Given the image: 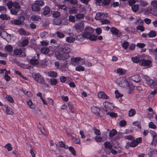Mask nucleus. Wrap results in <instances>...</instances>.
Returning <instances> with one entry per match:
<instances>
[{
  "label": "nucleus",
  "mask_w": 157,
  "mask_h": 157,
  "mask_svg": "<svg viewBox=\"0 0 157 157\" xmlns=\"http://www.w3.org/2000/svg\"><path fill=\"white\" fill-rule=\"evenodd\" d=\"M103 105H104V108L103 109L107 113L108 112L110 111V110L113 109L112 104L108 102H106L103 103Z\"/></svg>",
  "instance_id": "5"
},
{
  "label": "nucleus",
  "mask_w": 157,
  "mask_h": 157,
  "mask_svg": "<svg viewBox=\"0 0 157 157\" xmlns=\"http://www.w3.org/2000/svg\"><path fill=\"white\" fill-rule=\"evenodd\" d=\"M35 3L40 7V6H42L44 4V2L42 0L36 1L35 2Z\"/></svg>",
  "instance_id": "39"
},
{
  "label": "nucleus",
  "mask_w": 157,
  "mask_h": 157,
  "mask_svg": "<svg viewBox=\"0 0 157 157\" xmlns=\"http://www.w3.org/2000/svg\"><path fill=\"white\" fill-rule=\"evenodd\" d=\"M52 15L53 17H57L60 16V13L58 11H55L53 12Z\"/></svg>",
  "instance_id": "47"
},
{
  "label": "nucleus",
  "mask_w": 157,
  "mask_h": 157,
  "mask_svg": "<svg viewBox=\"0 0 157 157\" xmlns=\"http://www.w3.org/2000/svg\"><path fill=\"white\" fill-rule=\"evenodd\" d=\"M139 9V6L136 4L134 5L132 7V10L134 12H136Z\"/></svg>",
  "instance_id": "37"
},
{
  "label": "nucleus",
  "mask_w": 157,
  "mask_h": 157,
  "mask_svg": "<svg viewBox=\"0 0 157 157\" xmlns=\"http://www.w3.org/2000/svg\"><path fill=\"white\" fill-rule=\"evenodd\" d=\"M75 27L77 31H80L83 29V24L81 22L78 23L75 25Z\"/></svg>",
  "instance_id": "9"
},
{
  "label": "nucleus",
  "mask_w": 157,
  "mask_h": 157,
  "mask_svg": "<svg viewBox=\"0 0 157 157\" xmlns=\"http://www.w3.org/2000/svg\"><path fill=\"white\" fill-rule=\"evenodd\" d=\"M149 133L153 138L152 143L154 144H157V134L153 131H150Z\"/></svg>",
  "instance_id": "7"
},
{
  "label": "nucleus",
  "mask_w": 157,
  "mask_h": 157,
  "mask_svg": "<svg viewBox=\"0 0 157 157\" xmlns=\"http://www.w3.org/2000/svg\"><path fill=\"white\" fill-rule=\"evenodd\" d=\"M136 28L137 30H139L142 32L144 31L145 30L144 27L143 25L137 26Z\"/></svg>",
  "instance_id": "57"
},
{
  "label": "nucleus",
  "mask_w": 157,
  "mask_h": 157,
  "mask_svg": "<svg viewBox=\"0 0 157 157\" xmlns=\"http://www.w3.org/2000/svg\"><path fill=\"white\" fill-rule=\"evenodd\" d=\"M59 147L64 148L65 149H67L68 148V146L65 145L63 141L59 142Z\"/></svg>",
  "instance_id": "41"
},
{
  "label": "nucleus",
  "mask_w": 157,
  "mask_h": 157,
  "mask_svg": "<svg viewBox=\"0 0 157 157\" xmlns=\"http://www.w3.org/2000/svg\"><path fill=\"white\" fill-rule=\"evenodd\" d=\"M131 79L134 82H138L141 81V78L139 76L136 75L131 77Z\"/></svg>",
  "instance_id": "13"
},
{
  "label": "nucleus",
  "mask_w": 157,
  "mask_h": 157,
  "mask_svg": "<svg viewBox=\"0 0 157 157\" xmlns=\"http://www.w3.org/2000/svg\"><path fill=\"white\" fill-rule=\"evenodd\" d=\"M72 139L74 140V142L76 144H80V140L78 138H77L75 137H72Z\"/></svg>",
  "instance_id": "61"
},
{
  "label": "nucleus",
  "mask_w": 157,
  "mask_h": 157,
  "mask_svg": "<svg viewBox=\"0 0 157 157\" xmlns=\"http://www.w3.org/2000/svg\"><path fill=\"white\" fill-rule=\"evenodd\" d=\"M50 12V8L48 6H46L42 9V13H43L44 15H46L49 13Z\"/></svg>",
  "instance_id": "12"
},
{
  "label": "nucleus",
  "mask_w": 157,
  "mask_h": 157,
  "mask_svg": "<svg viewBox=\"0 0 157 157\" xmlns=\"http://www.w3.org/2000/svg\"><path fill=\"white\" fill-rule=\"evenodd\" d=\"M151 5L153 8H157V0H152L151 1Z\"/></svg>",
  "instance_id": "31"
},
{
  "label": "nucleus",
  "mask_w": 157,
  "mask_h": 157,
  "mask_svg": "<svg viewBox=\"0 0 157 157\" xmlns=\"http://www.w3.org/2000/svg\"><path fill=\"white\" fill-rule=\"evenodd\" d=\"M30 62L32 65L33 66H36L39 64L38 60L37 59L33 58L30 59Z\"/></svg>",
  "instance_id": "20"
},
{
  "label": "nucleus",
  "mask_w": 157,
  "mask_h": 157,
  "mask_svg": "<svg viewBox=\"0 0 157 157\" xmlns=\"http://www.w3.org/2000/svg\"><path fill=\"white\" fill-rule=\"evenodd\" d=\"M28 40H23L22 42L19 43V45L21 47L25 46L28 44Z\"/></svg>",
  "instance_id": "22"
},
{
  "label": "nucleus",
  "mask_w": 157,
  "mask_h": 157,
  "mask_svg": "<svg viewBox=\"0 0 157 157\" xmlns=\"http://www.w3.org/2000/svg\"><path fill=\"white\" fill-rule=\"evenodd\" d=\"M137 145V143L135 141V140H133L131 142L130 144V146L132 147H134Z\"/></svg>",
  "instance_id": "60"
},
{
  "label": "nucleus",
  "mask_w": 157,
  "mask_h": 157,
  "mask_svg": "<svg viewBox=\"0 0 157 157\" xmlns=\"http://www.w3.org/2000/svg\"><path fill=\"white\" fill-rule=\"evenodd\" d=\"M49 49L48 48L44 47L41 50V52L43 54H46L48 52Z\"/></svg>",
  "instance_id": "38"
},
{
  "label": "nucleus",
  "mask_w": 157,
  "mask_h": 157,
  "mask_svg": "<svg viewBox=\"0 0 157 157\" xmlns=\"http://www.w3.org/2000/svg\"><path fill=\"white\" fill-rule=\"evenodd\" d=\"M79 13H83L84 14H85L86 13V9L83 7H81L79 9Z\"/></svg>",
  "instance_id": "54"
},
{
  "label": "nucleus",
  "mask_w": 157,
  "mask_h": 157,
  "mask_svg": "<svg viewBox=\"0 0 157 157\" xmlns=\"http://www.w3.org/2000/svg\"><path fill=\"white\" fill-rule=\"evenodd\" d=\"M151 87H153L155 89H157V82H153L151 84L150 86Z\"/></svg>",
  "instance_id": "64"
},
{
  "label": "nucleus",
  "mask_w": 157,
  "mask_h": 157,
  "mask_svg": "<svg viewBox=\"0 0 157 157\" xmlns=\"http://www.w3.org/2000/svg\"><path fill=\"white\" fill-rule=\"evenodd\" d=\"M151 63L150 60L142 59L140 61V64L143 66H148Z\"/></svg>",
  "instance_id": "11"
},
{
  "label": "nucleus",
  "mask_w": 157,
  "mask_h": 157,
  "mask_svg": "<svg viewBox=\"0 0 157 157\" xmlns=\"http://www.w3.org/2000/svg\"><path fill=\"white\" fill-rule=\"evenodd\" d=\"M5 147L7 148L8 151H10L12 150V147L11 145L10 144H8L4 146Z\"/></svg>",
  "instance_id": "46"
},
{
  "label": "nucleus",
  "mask_w": 157,
  "mask_h": 157,
  "mask_svg": "<svg viewBox=\"0 0 157 157\" xmlns=\"http://www.w3.org/2000/svg\"><path fill=\"white\" fill-rule=\"evenodd\" d=\"M25 20V17L23 16H20L17 19H13L11 21V22L13 24L17 25H22Z\"/></svg>",
  "instance_id": "4"
},
{
  "label": "nucleus",
  "mask_w": 157,
  "mask_h": 157,
  "mask_svg": "<svg viewBox=\"0 0 157 157\" xmlns=\"http://www.w3.org/2000/svg\"><path fill=\"white\" fill-rule=\"evenodd\" d=\"M32 75L33 78L37 82L41 77L40 74L34 73Z\"/></svg>",
  "instance_id": "32"
},
{
  "label": "nucleus",
  "mask_w": 157,
  "mask_h": 157,
  "mask_svg": "<svg viewBox=\"0 0 157 157\" xmlns=\"http://www.w3.org/2000/svg\"><path fill=\"white\" fill-rule=\"evenodd\" d=\"M6 112L7 114L9 115H12L14 114V112L12 109L10 108H8L7 107H6Z\"/></svg>",
  "instance_id": "29"
},
{
  "label": "nucleus",
  "mask_w": 157,
  "mask_h": 157,
  "mask_svg": "<svg viewBox=\"0 0 157 157\" xmlns=\"http://www.w3.org/2000/svg\"><path fill=\"white\" fill-rule=\"evenodd\" d=\"M136 114V111L134 109H131L128 112V116L130 117L133 116Z\"/></svg>",
  "instance_id": "27"
},
{
  "label": "nucleus",
  "mask_w": 157,
  "mask_h": 157,
  "mask_svg": "<svg viewBox=\"0 0 157 157\" xmlns=\"http://www.w3.org/2000/svg\"><path fill=\"white\" fill-rule=\"evenodd\" d=\"M14 2H12V1L9 2L7 3V5L8 7V8L9 9H10L12 8V6H13Z\"/></svg>",
  "instance_id": "58"
},
{
  "label": "nucleus",
  "mask_w": 157,
  "mask_h": 157,
  "mask_svg": "<svg viewBox=\"0 0 157 157\" xmlns=\"http://www.w3.org/2000/svg\"><path fill=\"white\" fill-rule=\"evenodd\" d=\"M40 19V17L38 15H34L31 17V19L35 21H38Z\"/></svg>",
  "instance_id": "36"
},
{
  "label": "nucleus",
  "mask_w": 157,
  "mask_h": 157,
  "mask_svg": "<svg viewBox=\"0 0 157 157\" xmlns=\"http://www.w3.org/2000/svg\"><path fill=\"white\" fill-rule=\"evenodd\" d=\"M148 126L150 128L155 129L156 128V126L152 122H150L148 124Z\"/></svg>",
  "instance_id": "45"
},
{
  "label": "nucleus",
  "mask_w": 157,
  "mask_h": 157,
  "mask_svg": "<svg viewBox=\"0 0 157 157\" xmlns=\"http://www.w3.org/2000/svg\"><path fill=\"white\" fill-rule=\"evenodd\" d=\"M57 80L55 78H52L51 79V83L52 85H56L57 83Z\"/></svg>",
  "instance_id": "53"
},
{
  "label": "nucleus",
  "mask_w": 157,
  "mask_h": 157,
  "mask_svg": "<svg viewBox=\"0 0 157 157\" xmlns=\"http://www.w3.org/2000/svg\"><path fill=\"white\" fill-rule=\"evenodd\" d=\"M93 130H94V133L97 135H100L101 134V132L99 130H98L95 127H94L93 128Z\"/></svg>",
  "instance_id": "59"
},
{
  "label": "nucleus",
  "mask_w": 157,
  "mask_h": 157,
  "mask_svg": "<svg viewBox=\"0 0 157 157\" xmlns=\"http://www.w3.org/2000/svg\"><path fill=\"white\" fill-rule=\"evenodd\" d=\"M60 53L56 52L55 56L58 60H65L69 57V53L71 52V49L68 48H61Z\"/></svg>",
  "instance_id": "1"
},
{
  "label": "nucleus",
  "mask_w": 157,
  "mask_h": 157,
  "mask_svg": "<svg viewBox=\"0 0 157 157\" xmlns=\"http://www.w3.org/2000/svg\"><path fill=\"white\" fill-rule=\"evenodd\" d=\"M69 149L72 153L74 155H76V152L73 147H69Z\"/></svg>",
  "instance_id": "62"
},
{
  "label": "nucleus",
  "mask_w": 157,
  "mask_h": 157,
  "mask_svg": "<svg viewBox=\"0 0 157 157\" xmlns=\"http://www.w3.org/2000/svg\"><path fill=\"white\" fill-rule=\"evenodd\" d=\"M48 75L51 77H56L57 74L56 72L53 71H50L48 72Z\"/></svg>",
  "instance_id": "28"
},
{
  "label": "nucleus",
  "mask_w": 157,
  "mask_h": 157,
  "mask_svg": "<svg viewBox=\"0 0 157 157\" xmlns=\"http://www.w3.org/2000/svg\"><path fill=\"white\" fill-rule=\"evenodd\" d=\"M148 36L149 37H155L156 35V31L153 30L151 31L148 34Z\"/></svg>",
  "instance_id": "23"
},
{
  "label": "nucleus",
  "mask_w": 157,
  "mask_h": 157,
  "mask_svg": "<svg viewBox=\"0 0 157 157\" xmlns=\"http://www.w3.org/2000/svg\"><path fill=\"white\" fill-rule=\"evenodd\" d=\"M79 36L83 37V38L89 39H97V36L95 35H91L88 32H85L83 34L80 35Z\"/></svg>",
  "instance_id": "3"
},
{
  "label": "nucleus",
  "mask_w": 157,
  "mask_h": 157,
  "mask_svg": "<svg viewBox=\"0 0 157 157\" xmlns=\"http://www.w3.org/2000/svg\"><path fill=\"white\" fill-rule=\"evenodd\" d=\"M6 98L7 100L11 103H13L14 102V100L12 98L10 95H7L6 96Z\"/></svg>",
  "instance_id": "50"
},
{
  "label": "nucleus",
  "mask_w": 157,
  "mask_h": 157,
  "mask_svg": "<svg viewBox=\"0 0 157 157\" xmlns=\"http://www.w3.org/2000/svg\"><path fill=\"white\" fill-rule=\"evenodd\" d=\"M6 50L7 52H11L13 50V47L10 45L6 46L5 47Z\"/></svg>",
  "instance_id": "43"
},
{
  "label": "nucleus",
  "mask_w": 157,
  "mask_h": 157,
  "mask_svg": "<svg viewBox=\"0 0 157 157\" xmlns=\"http://www.w3.org/2000/svg\"><path fill=\"white\" fill-rule=\"evenodd\" d=\"M84 17V14L83 13H78L76 15L75 17L77 19H80L83 18Z\"/></svg>",
  "instance_id": "30"
},
{
  "label": "nucleus",
  "mask_w": 157,
  "mask_h": 157,
  "mask_svg": "<svg viewBox=\"0 0 157 157\" xmlns=\"http://www.w3.org/2000/svg\"><path fill=\"white\" fill-rule=\"evenodd\" d=\"M53 23L56 25H60L61 24V21L60 19L56 18L53 19Z\"/></svg>",
  "instance_id": "21"
},
{
  "label": "nucleus",
  "mask_w": 157,
  "mask_h": 157,
  "mask_svg": "<svg viewBox=\"0 0 157 157\" xmlns=\"http://www.w3.org/2000/svg\"><path fill=\"white\" fill-rule=\"evenodd\" d=\"M124 80L121 78H117L116 80V82L117 83L120 85H121V83H122V81Z\"/></svg>",
  "instance_id": "48"
},
{
  "label": "nucleus",
  "mask_w": 157,
  "mask_h": 157,
  "mask_svg": "<svg viewBox=\"0 0 157 157\" xmlns=\"http://www.w3.org/2000/svg\"><path fill=\"white\" fill-rule=\"evenodd\" d=\"M117 133V131L115 129H113L110 131L109 133V136L111 137H113Z\"/></svg>",
  "instance_id": "42"
},
{
  "label": "nucleus",
  "mask_w": 157,
  "mask_h": 157,
  "mask_svg": "<svg viewBox=\"0 0 157 157\" xmlns=\"http://www.w3.org/2000/svg\"><path fill=\"white\" fill-rule=\"evenodd\" d=\"M150 13L153 15H157V9L156 8H153V9L151 8L150 10Z\"/></svg>",
  "instance_id": "34"
},
{
  "label": "nucleus",
  "mask_w": 157,
  "mask_h": 157,
  "mask_svg": "<svg viewBox=\"0 0 157 157\" xmlns=\"http://www.w3.org/2000/svg\"><path fill=\"white\" fill-rule=\"evenodd\" d=\"M59 9H61L66 11L67 10V7L64 5H59L57 6Z\"/></svg>",
  "instance_id": "44"
},
{
  "label": "nucleus",
  "mask_w": 157,
  "mask_h": 157,
  "mask_svg": "<svg viewBox=\"0 0 157 157\" xmlns=\"http://www.w3.org/2000/svg\"><path fill=\"white\" fill-rule=\"evenodd\" d=\"M31 8L33 11H38L40 10V8L35 3L32 4L31 6Z\"/></svg>",
  "instance_id": "18"
},
{
  "label": "nucleus",
  "mask_w": 157,
  "mask_h": 157,
  "mask_svg": "<svg viewBox=\"0 0 157 157\" xmlns=\"http://www.w3.org/2000/svg\"><path fill=\"white\" fill-rule=\"evenodd\" d=\"M27 105L32 109H34L35 108V106L33 105L31 101H29L27 102Z\"/></svg>",
  "instance_id": "52"
},
{
  "label": "nucleus",
  "mask_w": 157,
  "mask_h": 157,
  "mask_svg": "<svg viewBox=\"0 0 157 157\" xmlns=\"http://www.w3.org/2000/svg\"><path fill=\"white\" fill-rule=\"evenodd\" d=\"M117 73L120 75H123L125 73L124 70L122 68H118L117 70Z\"/></svg>",
  "instance_id": "49"
},
{
  "label": "nucleus",
  "mask_w": 157,
  "mask_h": 157,
  "mask_svg": "<svg viewBox=\"0 0 157 157\" xmlns=\"http://www.w3.org/2000/svg\"><path fill=\"white\" fill-rule=\"evenodd\" d=\"M148 3L146 1H140V5L143 6H145Z\"/></svg>",
  "instance_id": "56"
},
{
  "label": "nucleus",
  "mask_w": 157,
  "mask_h": 157,
  "mask_svg": "<svg viewBox=\"0 0 157 157\" xmlns=\"http://www.w3.org/2000/svg\"><path fill=\"white\" fill-rule=\"evenodd\" d=\"M115 93L116 94V98H118L123 96L122 95L120 94L118 90H116Z\"/></svg>",
  "instance_id": "63"
},
{
  "label": "nucleus",
  "mask_w": 157,
  "mask_h": 157,
  "mask_svg": "<svg viewBox=\"0 0 157 157\" xmlns=\"http://www.w3.org/2000/svg\"><path fill=\"white\" fill-rule=\"evenodd\" d=\"M56 34L58 37L60 38H63L64 36V35L63 33H61L59 32H57Z\"/></svg>",
  "instance_id": "55"
},
{
  "label": "nucleus",
  "mask_w": 157,
  "mask_h": 157,
  "mask_svg": "<svg viewBox=\"0 0 157 157\" xmlns=\"http://www.w3.org/2000/svg\"><path fill=\"white\" fill-rule=\"evenodd\" d=\"M105 114L107 115H109L111 117H116L117 116V114L113 112H111L110 111L108 112Z\"/></svg>",
  "instance_id": "26"
},
{
  "label": "nucleus",
  "mask_w": 157,
  "mask_h": 157,
  "mask_svg": "<svg viewBox=\"0 0 157 157\" xmlns=\"http://www.w3.org/2000/svg\"><path fill=\"white\" fill-rule=\"evenodd\" d=\"M144 78L145 79L147 83L150 86L151 84L153 82V81L152 79H151L149 77L146 75H144Z\"/></svg>",
  "instance_id": "14"
},
{
  "label": "nucleus",
  "mask_w": 157,
  "mask_h": 157,
  "mask_svg": "<svg viewBox=\"0 0 157 157\" xmlns=\"http://www.w3.org/2000/svg\"><path fill=\"white\" fill-rule=\"evenodd\" d=\"M75 70L76 71H84L85 70V68L84 67L80 65L78 66V67H77L76 68Z\"/></svg>",
  "instance_id": "51"
},
{
  "label": "nucleus",
  "mask_w": 157,
  "mask_h": 157,
  "mask_svg": "<svg viewBox=\"0 0 157 157\" xmlns=\"http://www.w3.org/2000/svg\"><path fill=\"white\" fill-rule=\"evenodd\" d=\"M111 31L113 34L116 35L117 37H120L121 35V33L117 29L114 27H112L111 29Z\"/></svg>",
  "instance_id": "8"
},
{
  "label": "nucleus",
  "mask_w": 157,
  "mask_h": 157,
  "mask_svg": "<svg viewBox=\"0 0 157 157\" xmlns=\"http://www.w3.org/2000/svg\"><path fill=\"white\" fill-rule=\"evenodd\" d=\"M84 62V61L79 57L72 58L71 59V62L72 64H81V63H83Z\"/></svg>",
  "instance_id": "6"
},
{
  "label": "nucleus",
  "mask_w": 157,
  "mask_h": 157,
  "mask_svg": "<svg viewBox=\"0 0 157 157\" xmlns=\"http://www.w3.org/2000/svg\"><path fill=\"white\" fill-rule=\"evenodd\" d=\"M98 97L99 98L107 99L109 97L103 92H100L98 93Z\"/></svg>",
  "instance_id": "15"
},
{
  "label": "nucleus",
  "mask_w": 157,
  "mask_h": 157,
  "mask_svg": "<svg viewBox=\"0 0 157 157\" xmlns=\"http://www.w3.org/2000/svg\"><path fill=\"white\" fill-rule=\"evenodd\" d=\"M78 10V9L76 7H73L69 8L68 12L69 14H72L77 13Z\"/></svg>",
  "instance_id": "17"
},
{
  "label": "nucleus",
  "mask_w": 157,
  "mask_h": 157,
  "mask_svg": "<svg viewBox=\"0 0 157 157\" xmlns=\"http://www.w3.org/2000/svg\"><path fill=\"white\" fill-rule=\"evenodd\" d=\"M131 59L133 63H137L139 62H140V61L141 60L137 56L135 57H132Z\"/></svg>",
  "instance_id": "35"
},
{
  "label": "nucleus",
  "mask_w": 157,
  "mask_h": 157,
  "mask_svg": "<svg viewBox=\"0 0 157 157\" xmlns=\"http://www.w3.org/2000/svg\"><path fill=\"white\" fill-rule=\"evenodd\" d=\"M22 53V50L21 49H16L14 50V53L16 55H20Z\"/></svg>",
  "instance_id": "33"
},
{
  "label": "nucleus",
  "mask_w": 157,
  "mask_h": 157,
  "mask_svg": "<svg viewBox=\"0 0 157 157\" xmlns=\"http://www.w3.org/2000/svg\"><path fill=\"white\" fill-rule=\"evenodd\" d=\"M13 7L10 10V12L13 15H17L21 8V6L18 2H14Z\"/></svg>",
  "instance_id": "2"
},
{
  "label": "nucleus",
  "mask_w": 157,
  "mask_h": 157,
  "mask_svg": "<svg viewBox=\"0 0 157 157\" xmlns=\"http://www.w3.org/2000/svg\"><path fill=\"white\" fill-rule=\"evenodd\" d=\"M104 146L105 148L111 149L112 147V145L109 142H105L104 143Z\"/></svg>",
  "instance_id": "40"
},
{
  "label": "nucleus",
  "mask_w": 157,
  "mask_h": 157,
  "mask_svg": "<svg viewBox=\"0 0 157 157\" xmlns=\"http://www.w3.org/2000/svg\"><path fill=\"white\" fill-rule=\"evenodd\" d=\"M91 111L94 114L97 115V116H99L100 113L99 112L100 111V109L97 107L93 106L91 109Z\"/></svg>",
  "instance_id": "16"
},
{
  "label": "nucleus",
  "mask_w": 157,
  "mask_h": 157,
  "mask_svg": "<svg viewBox=\"0 0 157 157\" xmlns=\"http://www.w3.org/2000/svg\"><path fill=\"white\" fill-rule=\"evenodd\" d=\"M0 18L4 20H9L10 19V17L6 14H2L0 15Z\"/></svg>",
  "instance_id": "24"
},
{
  "label": "nucleus",
  "mask_w": 157,
  "mask_h": 157,
  "mask_svg": "<svg viewBox=\"0 0 157 157\" xmlns=\"http://www.w3.org/2000/svg\"><path fill=\"white\" fill-rule=\"evenodd\" d=\"M37 82L40 83L41 84H44L45 86L47 87L49 86V85L47 83H45V81L43 77H40L37 81Z\"/></svg>",
  "instance_id": "19"
},
{
  "label": "nucleus",
  "mask_w": 157,
  "mask_h": 157,
  "mask_svg": "<svg viewBox=\"0 0 157 157\" xmlns=\"http://www.w3.org/2000/svg\"><path fill=\"white\" fill-rule=\"evenodd\" d=\"M128 85V82L125 79L122 81V83H121V85L120 86L124 88L127 87Z\"/></svg>",
  "instance_id": "25"
},
{
  "label": "nucleus",
  "mask_w": 157,
  "mask_h": 157,
  "mask_svg": "<svg viewBox=\"0 0 157 157\" xmlns=\"http://www.w3.org/2000/svg\"><path fill=\"white\" fill-rule=\"evenodd\" d=\"M105 15L103 13H97L95 17V19L97 20H101L104 18Z\"/></svg>",
  "instance_id": "10"
}]
</instances>
